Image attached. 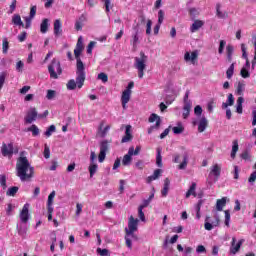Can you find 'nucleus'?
I'll list each match as a JSON object with an SVG mask.
<instances>
[{
    "label": "nucleus",
    "mask_w": 256,
    "mask_h": 256,
    "mask_svg": "<svg viewBox=\"0 0 256 256\" xmlns=\"http://www.w3.org/2000/svg\"><path fill=\"white\" fill-rule=\"evenodd\" d=\"M26 152H21L20 157L16 163V175L20 181H31L35 175V168L31 166L29 159H27Z\"/></svg>",
    "instance_id": "nucleus-1"
},
{
    "label": "nucleus",
    "mask_w": 256,
    "mask_h": 256,
    "mask_svg": "<svg viewBox=\"0 0 256 256\" xmlns=\"http://www.w3.org/2000/svg\"><path fill=\"white\" fill-rule=\"evenodd\" d=\"M81 53H83V36L78 38L76 48L74 49V55L76 57V75H77V83L78 89H81L85 83V64L81 61Z\"/></svg>",
    "instance_id": "nucleus-2"
},
{
    "label": "nucleus",
    "mask_w": 256,
    "mask_h": 256,
    "mask_svg": "<svg viewBox=\"0 0 256 256\" xmlns=\"http://www.w3.org/2000/svg\"><path fill=\"white\" fill-rule=\"evenodd\" d=\"M139 229V219L134 218L133 216H130L128 219V227L125 228L126 236L125 241L128 249H132L133 243L131 242V239L134 241H137L139 239L137 235H135V231Z\"/></svg>",
    "instance_id": "nucleus-3"
},
{
    "label": "nucleus",
    "mask_w": 256,
    "mask_h": 256,
    "mask_svg": "<svg viewBox=\"0 0 256 256\" xmlns=\"http://www.w3.org/2000/svg\"><path fill=\"white\" fill-rule=\"evenodd\" d=\"M29 203L24 204L22 210L20 211V223L17 224L16 229L18 231V235H20V237H23V233H25V230H23V223H27V221H29Z\"/></svg>",
    "instance_id": "nucleus-4"
},
{
    "label": "nucleus",
    "mask_w": 256,
    "mask_h": 256,
    "mask_svg": "<svg viewBox=\"0 0 256 256\" xmlns=\"http://www.w3.org/2000/svg\"><path fill=\"white\" fill-rule=\"evenodd\" d=\"M241 51H242V59L246 60L245 65L240 70V75L243 79H249L251 77V73L249 69H251V63L249 62V57L247 56V47L245 44H241Z\"/></svg>",
    "instance_id": "nucleus-5"
},
{
    "label": "nucleus",
    "mask_w": 256,
    "mask_h": 256,
    "mask_svg": "<svg viewBox=\"0 0 256 256\" xmlns=\"http://www.w3.org/2000/svg\"><path fill=\"white\" fill-rule=\"evenodd\" d=\"M48 73H50L51 79H59V75L63 73V69H61V62L54 58L48 66Z\"/></svg>",
    "instance_id": "nucleus-6"
},
{
    "label": "nucleus",
    "mask_w": 256,
    "mask_h": 256,
    "mask_svg": "<svg viewBox=\"0 0 256 256\" xmlns=\"http://www.w3.org/2000/svg\"><path fill=\"white\" fill-rule=\"evenodd\" d=\"M145 63H147V56H145L144 53H141V58H135L134 67L138 71L139 79H143V76L145 75V69L147 67Z\"/></svg>",
    "instance_id": "nucleus-7"
},
{
    "label": "nucleus",
    "mask_w": 256,
    "mask_h": 256,
    "mask_svg": "<svg viewBox=\"0 0 256 256\" xmlns=\"http://www.w3.org/2000/svg\"><path fill=\"white\" fill-rule=\"evenodd\" d=\"M219 177H221V164H214L210 168V172L207 178L209 185H213V183H217L219 181Z\"/></svg>",
    "instance_id": "nucleus-8"
},
{
    "label": "nucleus",
    "mask_w": 256,
    "mask_h": 256,
    "mask_svg": "<svg viewBox=\"0 0 256 256\" xmlns=\"http://www.w3.org/2000/svg\"><path fill=\"white\" fill-rule=\"evenodd\" d=\"M181 157H182V162L180 163L179 159H181ZM173 163H180L178 165V169L180 171L187 169V165H189V152L185 151L182 154H174Z\"/></svg>",
    "instance_id": "nucleus-9"
},
{
    "label": "nucleus",
    "mask_w": 256,
    "mask_h": 256,
    "mask_svg": "<svg viewBox=\"0 0 256 256\" xmlns=\"http://www.w3.org/2000/svg\"><path fill=\"white\" fill-rule=\"evenodd\" d=\"M19 153V148H13V143H3L1 146V154L3 157H8V159H11L13 157V154L17 155Z\"/></svg>",
    "instance_id": "nucleus-10"
},
{
    "label": "nucleus",
    "mask_w": 256,
    "mask_h": 256,
    "mask_svg": "<svg viewBox=\"0 0 256 256\" xmlns=\"http://www.w3.org/2000/svg\"><path fill=\"white\" fill-rule=\"evenodd\" d=\"M219 216H215L214 218H211L209 216H206L205 223H204V229L206 231H213L215 227H219Z\"/></svg>",
    "instance_id": "nucleus-11"
},
{
    "label": "nucleus",
    "mask_w": 256,
    "mask_h": 256,
    "mask_svg": "<svg viewBox=\"0 0 256 256\" xmlns=\"http://www.w3.org/2000/svg\"><path fill=\"white\" fill-rule=\"evenodd\" d=\"M38 119V112L35 107H30L24 117V123L31 124Z\"/></svg>",
    "instance_id": "nucleus-12"
},
{
    "label": "nucleus",
    "mask_w": 256,
    "mask_h": 256,
    "mask_svg": "<svg viewBox=\"0 0 256 256\" xmlns=\"http://www.w3.org/2000/svg\"><path fill=\"white\" fill-rule=\"evenodd\" d=\"M96 160H97V154H95V151H91L90 165L88 167V171L90 173L91 178L95 175V173H97V169H99V166L95 162Z\"/></svg>",
    "instance_id": "nucleus-13"
},
{
    "label": "nucleus",
    "mask_w": 256,
    "mask_h": 256,
    "mask_svg": "<svg viewBox=\"0 0 256 256\" xmlns=\"http://www.w3.org/2000/svg\"><path fill=\"white\" fill-rule=\"evenodd\" d=\"M199 59V50H194L192 52H185L184 61L186 63H191V65H197V60Z\"/></svg>",
    "instance_id": "nucleus-14"
},
{
    "label": "nucleus",
    "mask_w": 256,
    "mask_h": 256,
    "mask_svg": "<svg viewBox=\"0 0 256 256\" xmlns=\"http://www.w3.org/2000/svg\"><path fill=\"white\" fill-rule=\"evenodd\" d=\"M149 123H155L156 124L154 126H151L148 129V134L151 135L153 133V131H155V129H159L160 125H161V117L155 113H152L148 119Z\"/></svg>",
    "instance_id": "nucleus-15"
},
{
    "label": "nucleus",
    "mask_w": 256,
    "mask_h": 256,
    "mask_svg": "<svg viewBox=\"0 0 256 256\" xmlns=\"http://www.w3.org/2000/svg\"><path fill=\"white\" fill-rule=\"evenodd\" d=\"M244 243H245V239H240L237 242V238L233 237L231 246H230V254L237 255V253H239V251L241 250V245H243Z\"/></svg>",
    "instance_id": "nucleus-16"
},
{
    "label": "nucleus",
    "mask_w": 256,
    "mask_h": 256,
    "mask_svg": "<svg viewBox=\"0 0 256 256\" xmlns=\"http://www.w3.org/2000/svg\"><path fill=\"white\" fill-rule=\"evenodd\" d=\"M109 149V142L106 140L102 141L100 144V153L98 155L99 163H103L105 161V157H107V150Z\"/></svg>",
    "instance_id": "nucleus-17"
},
{
    "label": "nucleus",
    "mask_w": 256,
    "mask_h": 256,
    "mask_svg": "<svg viewBox=\"0 0 256 256\" xmlns=\"http://www.w3.org/2000/svg\"><path fill=\"white\" fill-rule=\"evenodd\" d=\"M110 129H111L110 125L105 126V122H101L98 127V133H97L98 137H102V138L107 137V133H109Z\"/></svg>",
    "instance_id": "nucleus-18"
},
{
    "label": "nucleus",
    "mask_w": 256,
    "mask_h": 256,
    "mask_svg": "<svg viewBox=\"0 0 256 256\" xmlns=\"http://www.w3.org/2000/svg\"><path fill=\"white\" fill-rule=\"evenodd\" d=\"M131 101V90H124L121 96V103L123 109H127V103Z\"/></svg>",
    "instance_id": "nucleus-19"
},
{
    "label": "nucleus",
    "mask_w": 256,
    "mask_h": 256,
    "mask_svg": "<svg viewBox=\"0 0 256 256\" xmlns=\"http://www.w3.org/2000/svg\"><path fill=\"white\" fill-rule=\"evenodd\" d=\"M207 125H209V122L207 121V118L205 116H202L198 119V131L199 133H203L205 129H207Z\"/></svg>",
    "instance_id": "nucleus-20"
},
{
    "label": "nucleus",
    "mask_w": 256,
    "mask_h": 256,
    "mask_svg": "<svg viewBox=\"0 0 256 256\" xmlns=\"http://www.w3.org/2000/svg\"><path fill=\"white\" fill-rule=\"evenodd\" d=\"M131 161H133V150H128V153L125 154L122 159V165H124V167H129Z\"/></svg>",
    "instance_id": "nucleus-21"
},
{
    "label": "nucleus",
    "mask_w": 256,
    "mask_h": 256,
    "mask_svg": "<svg viewBox=\"0 0 256 256\" xmlns=\"http://www.w3.org/2000/svg\"><path fill=\"white\" fill-rule=\"evenodd\" d=\"M162 173V169H156L151 176L147 177L146 182L153 183V181H157V179L161 177Z\"/></svg>",
    "instance_id": "nucleus-22"
},
{
    "label": "nucleus",
    "mask_w": 256,
    "mask_h": 256,
    "mask_svg": "<svg viewBox=\"0 0 256 256\" xmlns=\"http://www.w3.org/2000/svg\"><path fill=\"white\" fill-rule=\"evenodd\" d=\"M133 139V134H131V125L125 127V136L122 138L121 143H129Z\"/></svg>",
    "instance_id": "nucleus-23"
},
{
    "label": "nucleus",
    "mask_w": 256,
    "mask_h": 256,
    "mask_svg": "<svg viewBox=\"0 0 256 256\" xmlns=\"http://www.w3.org/2000/svg\"><path fill=\"white\" fill-rule=\"evenodd\" d=\"M85 21H87V17L85 14H82L78 20L75 22L76 31H81L83 29V25H85Z\"/></svg>",
    "instance_id": "nucleus-24"
},
{
    "label": "nucleus",
    "mask_w": 256,
    "mask_h": 256,
    "mask_svg": "<svg viewBox=\"0 0 256 256\" xmlns=\"http://www.w3.org/2000/svg\"><path fill=\"white\" fill-rule=\"evenodd\" d=\"M227 201H229V199L227 197H223L221 199H218L216 201L217 211H223V207H225L227 205Z\"/></svg>",
    "instance_id": "nucleus-25"
},
{
    "label": "nucleus",
    "mask_w": 256,
    "mask_h": 256,
    "mask_svg": "<svg viewBox=\"0 0 256 256\" xmlns=\"http://www.w3.org/2000/svg\"><path fill=\"white\" fill-rule=\"evenodd\" d=\"M234 104H235V98L233 97V94H228L227 101L222 103V109L233 107Z\"/></svg>",
    "instance_id": "nucleus-26"
},
{
    "label": "nucleus",
    "mask_w": 256,
    "mask_h": 256,
    "mask_svg": "<svg viewBox=\"0 0 256 256\" xmlns=\"http://www.w3.org/2000/svg\"><path fill=\"white\" fill-rule=\"evenodd\" d=\"M237 151H239V141L234 140L232 142V150L230 154L231 159H235V157H237Z\"/></svg>",
    "instance_id": "nucleus-27"
},
{
    "label": "nucleus",
    "mask_w": 256,
    "mask_h": 256,
    "mask_svg": "<svg viewBox=\"0 0 256 256\" xmlns=\"http://www.w3.org/2000/svg\"><path fill=\"white\" fill-rule=\"evenodd\" d=\"M61 33H63V30H61V20L56 19L54 21V35L56 37H59V35H61Z\"/></svg>",
    "instance_id": "nucleus-28"
},
{
    "label": "nucleus",
    "mask_w": 256,
    "mask_h": 256,
    "mask_svg": "<svg viewBox=\"0 0 256 256\" xmlns=\"http://www.w3.org/2000/svg\"><path fill=\"white\" fill-rule=\"evenodd\" d=\"M195 189H197V183L193 182L186 192V199H189L191 195H193V197H197V192H195Z\"/></svg>",
    "instance_id": "nucleus-29"
},
{
    "label": "nucleus",
    "mask_w": 256,
    "mask_h": 256,
    "mask_svg": "<svg viewBox=\"0 0 256 256\" xmlns=\"http://www.w3.org/2000/svg\"><path fill=\"white\" fill-rule=\"evenodd\" d=\"M55 199V191H52L48 196L47 207L50 213H53V200Z\"/></svg>",
    "instance_id": "nucleus-30"
},
{
    "label": "nucleus",
    "mask_w": 256,
    "mask_h": 256,
    "mask_svg": "<svg viewBox=\"0 0 256 256\" xmlns=\"http://www.w3.org/2000/svg\"><path fill=\"white\" fill-rule=\"evenodd\" d=\"M203 25H204V22L201 20L194 21V23L190 27L191 33H195V31H199V29H201Z\"/></svg>",
    "instance_id": "nucleus-31"
},
{
    "label": "nucleus",
    "mask_w": 256,
    "mask_h": 256,
    "mask_svg": "<svg viewBox=\"0 0 256 256\" xmlns=\"http://www.w3.org/2000/svg\"><path fill=\"white\" fill-rule=\"evenodd\" d=\"M171 185V181L169 180V178H165L164 180V187L161 191L162 197H167L168 193H169V186Z\"/></svg>",
    "instance_id": "nucleus-32"
},
{
    "label": "nucleus",
    "mask_w": 256,
    "mask_h": 256,
    "mask_svg": "<svg viewBox=\"0 0 256 256\" xmlns=\"http://www.w3.org/2000/svg\"><path fill=\"white\" fill-rule=\"evenodd\" d=\"M172 131H173L174 135H181V133H183V131H185V127H183L182 122H177V126H174L172 128Z\"/></svg>",
    "instance_id": "nucleus-33"
},
{
    "label": "nucleus",
    "mask_w": 256,
    "mask_h": 256,
    "mask_svg": "<svg viewBox=\"0 0 256 256\" xmlns=\"http://www.w3.org/2000/svg\"><path fill=\"white\" fill-rule=\"evenodd\" d=\"M12 23L13 25H16L17 27H24L25 24H23V21L21 20V16L19 14H14L12 17Z\"/></svg>",
    "instance_id": "nucleus-34"
},
{
    "label": "nucleus",
    "mask_w": 256,
    "mask_h": 256,
    "mask_svg": "<svg viewBox=\"0 0 256 256\" xmlns=\"http://www.w3.org/2000/svg\"><path fill=\"white\" fill-rule=\"evenodd\" d=\"M245 102V99L243 97H239L236 102V112L241 115L243 113V103Z\"/></svg>",
    "instance_id": "nucleus-35"
},
{
    "label": "nucleus",
    "mask_w": 256,
    "mask_h": 256,
    "mask_svg": "<svg viewBox=\"0 0 256 256\" xmlns=\"http://www.w3.org/2000/svg\"><path fill=\"white\" fill-rule=\"evenodd\" d=\"M216 15L219 19H227V12H221V4L216 5Z\"/></svg>",
    "instance_id": "nucleus-36"
},
{
    "label": "nucleus",
    "mask_w": 256,
    "mask_h": 256,
    "mask_svg": "<svg viewBox=\"0 0 256 256\" xmlns=\"http://www.w3.org/2000/svg\"><path fill=\"white\" fill-rule=\"evenodd\" d=\"M234 51H235V48L232 45H228L226 47L227 59L229 62L233 61V52Z\"/></svg>",
    "instance_id": "nucleus-37"
},
{
    "label": "nucleus",
    "mask_w": 256,
    "mask_h": 256,
    "mask_svg": "<svg viewBox=\"0 0 256 256\" xmlns=\"http://www.w3.org/2000/svg\"><path fill=\"white\" fill-rule=\"evenodd\" d=\"M48 29H49V19L45 18L40 25V31L41 33H47Z\"/></svg>",
    "instance_id": "nucleus-38"
},
{
    "label": "nucleus",
    "mask_w": 256,
    "mask_h": 256,
    "mask_svg": "<svg viewBox=\"0 0 256 256\" xmlns=\"http://www.w3.org/2000/svg\"><path fill=\"white\" fill-rule=\"evenodd\" d=\"M77 87H79V83L77 82V76H76V82L72 79L70 81H68L67 83V89L69 91H73L75 90Z\"/></svg>",
    "instance_id": "nucleus-39"
},
{
    "label": "nucleus",
    "mask_w": 256,
    "mask_h": 256,
    "mask_svg": "<svg viewBox=\"0 0 256 256\" xmlns=\"http://www.w3.org/2000/svg\"><path fill=\"white\" fill-rule=\"evenodd\" d=\"M156 165L157 167H163V158L161 156V149H157V155H156Z\"/></svg>",
    "instance_id": "nucleus-40"
},
{
    "label": "nucleus",
    "mask_w": 256,
    "mask_h": 256,
    "mask_svg": "<svg viewBox=\"0 0 256 256\" xmlns=\"http://www.w3.org/2000/svg\"><path fill=\"white\" fill-rule=\"evenodd\" d=\"M233 73H235V63H232L226 71L227 79H231L233 77Z\"/></svg>",
    "instance_id": "nucleus-41"
},
{
    "label": "nucleus",
    "mask_w": 256,
    "mask_h": 256,
    "mask_svg": "<svg viewBox=\"0 0 256 256\" xmlns=\"http://www.w3.org/2000/svg\"><path fill=\"white\" fill-rule=\"evenodd\" d=\"M17 191H19V187L13 186L7 190L6 195L8 197H15V194L17 193Z\"/></svg>",
    "instance_id": "nucleus-42"
},
{
    "label": "nucleus",
    "mask_w": 256,
    "mask_h": 256,
    "mask_svg": "<svg viewBox=\"0 0 256 256\" xmlns=\"http://www.w3.org/2000/svg\"><path fill=\"white\" fill-rule=\"evenodd\" d=\"M27 131H30L33 137H37L39 135V127L33 124L31 127L27 128Z\"/></svg>",
    "instance_id": "nucleus-43"
},
{
    "label": "nucleus",
    "mask_w": 256,
    "mask_h": 256,
    "mask_svg": "<svg viewBox=\"0 0 256 256\" xmlns=\"http://www.w3.org/2000/svg\"><path fill=\"white\" fill-rule=\"evenodd\" d=\"M245 91V83L244 82H238L236 93L237 95H243Z\"/></svg>",
    "instance_id": "nucleus-44"
},
{
    "label": "nucleus",
    "mask_w": 256,
    "mask_h": 256,
    "mask_svg": "<svg viewBox=\"0 0 256 256\" xmlns=\"http://www.w3.org/2000/svg\"><path fill=\"white\" fill-rule=\"evenodd\" d=\"M252 43H253L254 49H255L254 58L252 60V69H255V65H256V36H252Z\"/></svg>",
    "instance_id": "nucleus-45"
},
{
    "label": "nucleus",
    "mask_w": 256,
    "mask_h": 256,
    "mask_svg": "<svg viewBox=\"0 0 256 256\" xmlns=\"http://www.w3.org/2000/svg\"><path fill=\"white\" fill-rule=\"evenodd\" d=\"M7 51H9V41H7V38H4L2 43V52L7 54Z\"/></svg>",
    "instance_id": "nucleus-46"
},
{
    "label": "nucleus",
    "mask_w": 256,
    "mask_h": 256,
    "mask_svg": "<svg viewBox=\"0 0 256 256\" xmlns=\"http://www.w3.org/2000/svg\"><path fill=\"white\" fill-rule=\"evenodd\" d=\"M224 214H225L224 223H225L226 227H229V223L231 222V213L229 212V210H225Z\"/></svg>",
    "instance_id": "nucleus-47"
},
{
    "label": "nucleus",
    "mask_w": 256,
    "mask_h": 256,
    "mask_svg": "<svg viewBox=\"0 0 256 256\" xmlns=\"http://www.w3.org/2000/svg\"><path fill=\"white\" fill-rule=\"evenodd\" d=\"M15 209V205L13 204H7L6 207V215H8V217H11V215H13V210Z\"/></svg>",
    "instance_id": "nucleus-48"
},
{
    "label": "nucleus",
    "mask_w": 256,
    "mask_h": 256,
    "mask_svg": "<svg viewBox=\"0 0 256 256\" xmlns=\"http://www.w3.org/2000/svg\"><path fill=\"white\" fill-rule=\"evenodd\" d=\"M102 2L104 3L106 13H109L113 8L111 5V0H102Z\"/></svg>",
    "instance_id": "nucleus-49"
},
{
    "label": "nucleus",
    "mask_w": 256,
    "mask_h": 256,
    "mask_svg": "<svg viewBox=\"0 0 256 256\" xmlns=\"http://www.w3.org/2000/svg\"><path fill=\"white\" fill-rule=\"evenodd\" d=\"M7 77V72L0 73V91L3 89V85H5V79Z\"/></svg>",
    "instance_id": "nucleus-50"
},
{
    "label": "nucleus",
    "mask_w": 256,
    "mask_h": 256,
    "mask_svg": "<svg viewBox=\"0 0 256 256\" xmlns=\"http://www.w3.org/2000/svg\"><path fill=\"white\" fill-rule=\"evenodd\" d=\"M56 128L55 125H51L44 133V135H46L47 137H51V135H53V133H55Z\"/></svg>",
    "instance_id": "nucleus-51"
},
{
    "label": "nucleus",
    "mask_w": 256,
    "mask_h": 256,
    "mask_svg": "<svg viewBox=\"0 0 256 256\" xmlns=\"http://www.w3.org/2000/svg\"><path fill=\"white\" fill-rule=\"evenodd\" d=\"M202 114H203V108L201 107V105L195 106L194 115H196V117H201Z\"/></svg>",
    "instance_id": "nucleus-52"
},
{
    "label": "nucleus",
    "mask_w": 256,
    "mask_h": 256,
    "mask_svg": "<svg viewBox=\"0 0 256 256\" xmlns=\"http://www.w3.org/2000/svg\"><path fill=\"white\" fill-rule=\"evenodd\" d=\"M0 185L3 189H7V177L5 175H0Z\"/></svg>",
    "instance_id": "nucleus-53"
},
{
    "label": "nucleus",
    "mask_w": 256,
    "mask_h": 256,
    "mask_svg": "<svg viewBox=\"0 0 256 256\" xmlns=\"http://www.w3.org/2000/svg\"><path fill=\"white\" fill-rule=\"evenodd\" d=\"M98 79L102 81V83H107L109 81V77L105 74V72L98 74Z\"/></svg>",
    "instance_id": "nucleus-54"
},
{
    "label": "nucleus",
    "mask_w": 256,
    "mask_h": 256,
    "mask_svg": "<svg viewBox=\"0 0 256 256\" xmlns=\"http://www.w3.org/2000/svg\"><path fill=\"white\" fill-rule=\"evenodd\" d=\"M225 45H227V42L225 40H221L218 48L219 55H223V51L225 49Z\"/></svg>",
    "instance_id": "nucleus-55"
},
{
    "label": "nucleus",
    "mask_w": 256,
    "mask_h": 256,
    "mask_svg": "<svg viewBox=\"0 0 256 256\" xmlns=\"http://www.w3.org/2000/svg\"><path fill=\"white\" fill-rule=\"evenodd\" d=\"M15 9H17V0L12 1L9 11H8V14L9 15L13 14L15 12Z\"/></svg>",
    "instance_id": "nucleus-56"
},
{
    "label": "nucleus",
    "mask_w": 256,
    "mask_h": 256,
    "mask_svg": "<svg viewBox=\"0 0 256 256\" xmlns=\"http://www.w3.org/2000/svg\"><path fill=\"white\" fill-rule=\"evenodd\" d=\"M201 205V201H199L196 205V219H201Z\"/></svg>",
    "instance_id": "nucleus-57"
},
{
    "label": "nucleus",
    "mask_w": 256,
    "mask_h": 256,
    "mask_svg": "<svg viewBox=\"0 0 256 256\" xmlns=\"http://www.w3.org/2000/svg\"><path fill=\"white\" fill-rule=\"evenodd\" d=\"M165 19V12L163 10H159L158 12V24L161 25Z\"/></svg>",
    "instance_id": "nucleus-58"
},
{
    "label": "nucleus",
    "mask_w": 256,
    "mask_h": 256,
    "mask_svg": "<svg viewBox=\"0 0 256 256\" xmlns=\"http://www.w3.org/2000/svg\"><path fill=\"white\" fill-rule=\"evenodd\" d=\"M95 45H97V42H95V41H91V42L88 44L87 53H88L89 55H91V53H93V48L95 47Z\"/></svg>",
    "instance_id": "nucleus-59"
},
{
    "label": "nucleus",
    "mask_w": 256,
    "mask_h": 256,
    "mask_svg": "<svg viewBox=\"0 0 256 256\" xmlns=\"http://www.w3.org/2000/svg\"><path fill=\"white\" fill-rule=\"evenodd\" d=\"M151 27H153V21L147 20V23H146V35H150L151 34Z\"/></svg>",
    "instance_id": "nucleus-60"
},
{
    "label": "nucleus",
    "mask_w": 256,
    "mask_h": 256,
    "mask_svg": "<svg viewBox=\"0 0 256 256\" xmlns=\"http://www.w3.org/2000/svg\"><path fill=\"white\" fill-rule=\"evenodd\" d=\"M44 157L45 159H49V157H51V150L47 144L44 145Z\"/></svg>",
    "instance_id": "nucleus-61"
},
{
    "label": "nucleus",
    "mask_w": 256,
    "mask_h": 256,
    "mask_svg": "<svg viewBox=\"0 0 256 256\" xmlns=\"http://www.w3.org/2000/svg\"><path fill=\"white\" fill-rule=\"evenodd\" d=\"M196 253H197L198 255H201V253H207V249H206L205 246H203V245H198V246L196 247Z\"/></svg>",
    "instance_id": "nucleus-62"
},
{
    "label": "nucleus",
    "mask_w": 256,
    "mask_h": 256,
    "mask_svg": "<svg viewBox=\"0 0 256 256\" xmlns=\"http://www.w3.org/2000/svg\"><path fill=\"white\" fill-rule=\"evenodd\" d=\"M55 93H56L55 90H48L47 95H46V99L51 101V99L55 98Z\"/></svg>",
    "instance_id": "nucleus-63"
},
{
    "label": "nucleus",
    "mask_w": 256,
    "mask_h": 256,
    "mask_svg": "<svg viewBox=\"0 0 256 256\" xmlns=\"http://www.w3.org/2000/svg\"><path fill=\"white\" fill-rule=\"evenodd\" d=\"M97 253H99L101 256H109V250L107 249L97 248Z\"/></svg>",
    "instance_id": "nucleus-64"
}]
</instances>
